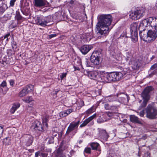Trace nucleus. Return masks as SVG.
I'll list each match as a JSON object with an SVG mask.
<instances>
[{
  "label": "nucleus",
  "instance_id": "1",
  "mask_svg": "<svg viewBox=\"0 0 157 157\" xmlns=\"http://www.w3.org/2000/svg\"><path fill=\"white\" fill-rule=\"evenodd\" d=\"M112 20V17L109 14L101 15L100 16L96 25L98 35L103 36L107 35L109 30V26L110 25Z\"/></svg>",
  "mask_w": 157,
  "mask_h": 157
},
{
  "label": "nucleus",
  "instance_id": "2",
  "mask_svg": "<svg viewBox=\"0 0 157 157\" xmlns=\"http://www.w3.org/2000/svg\"><path fill=\"white\" fill-rule=\"evenodd\" d=\"M148 26L154 29H149L147 31V42L153 41L157 37V18L155 17L148 18Z\"/></svg>",
  "mask_w": 157,
  "mask_h": 157
},
{
  "label": "nucleus",
  "instance_id": "3",
  "mask_svg": "<svg viewBox=\"0 0 157 157\" xmlns=\"http://www.w3.org/2000/svg\"><path fill=\"white\" fill-rule=\"evenodd\" d=\"M148 18L142 20L140 23L138 29L140 31L139 35L142 39L144 41H147V32H145V30H148Z\"/></svg>",
  "mask_w": 157,
  "mask_h": 157
},
{
  "label": "nucleus",
  "instance_id": "4",
  "mask_svg": "<svg viewBox=\"0 0 157 157\" xmlns=\"http://www.w3.org/2000/svg\"><path fill=\"white\" fill-rule=\"evenodd\" d=\"M153 90L152 87L149 86L146 87L142 91L141 94V96L143 99V101L140 106V109L146 106L150 98L151 94Z\"/></svg>",
  "mask_w": 157,
  "mask_h": 157
},
{
  "label": "nucleus",
  "instance_id": "5",
  "mask_svg": "<svg viewBox=\"0 0 157 157\" xmlns=\"http://www.w3.org/2000/svg\"><path fill=\"white\" fill-rule=\"evenodd\" d=\"M146 117L150 119H154L157 117V108L155 106L148 105L146 109Z\"/></svg>",
  "mask_w": 157,
  "mask_h": 157
},
{
  "label": "nucleus",
  "instance_id": "6",
  "mask_svg": "<svg viewBox=\"0 0 157 157\" xmlns=\"http://www.w3.org/2000/svg\"><path fill=\"white\" fill-rule=\"evenodd\" d=\"M144 14L145 12L143 10H140L139 8H136L133 10H132L129 16L131 19L135 20L139 19L141 17L144 15Z\"/></svg>",
  "mask_w": 157,
  "mask_h": 157
},
{
  "label": "nucleus",
  "instance_id": "7",
  "mask_svg": "<svg viewBox=\"0 0 157 157\" xmlns=\"http://www.w3.org/2000/svg\"><path fill=\"white\" fill-rule=\"evenodd\" d=\"M138 23L135 22L132 23L130 25L131 38L134 42H136L138 40L137 27Z\"/></svg>",
  "mask_w": 157,
  "mask_h": 157
},
{
  "label": "nucleus",
  "instance_id": "8",
  "mask_svg": "<svg viewBox=\"0 0 157 157\" xmlns=\"http://www.w3.org/2000/svg\"><path fill=\"white\" fill-rule=\"evenodd\" d=\"M79 122V121L77 122H71L67 128L66 134L68 135L72 133V134L74 135L76 133V131L75 130L78 127Z\"/></svg>",
  "mask_w": 157,
  "mask_h": 157
},
{
  "label": "nucleus",
  "instance_id": "9",
  "mask_svg": "<svg viewBox=\"0 0 157 157\" xmlns=\"http://www.w3.org/2000/svg\"><path fill=\"white\" fill-rule=\"evenodd\" d=\"M31 128L37 133H41L44 131L41 122L38 121H35L32 124Z\"/></svg>",
  "mask_w": 157,
  "mask_h": 157
},
{
  "label": "nucleus",
  "instance_id": "10",
  "mask_svg": "<svg viewBox=\"0 0 157 157\" xmlns=\"http://www.w3.org/2000/svg\"><path fill=\"white\" fill-rule=\"evenodd\" d=\"M117 96L119 101L121 103L128 102L129 99V97L127 94L123 93L118 94Z\"/></svg>",
  "mask_w": 157,
  "mask_h": 157
},
{
  "label": "nucleus",
  "instance_id": "11",
  "mask_svg": "<svg viewBox=\"0 0 157 157\" xmlns=\"http://www.w3.org/2000/svg\"><path fill=\"white\" fill-rule=\"evenodd\" d=\"M48 4L46 0H34V5L36 7L46 6Z\"/></svg>",
  "mask_w": 157,
  "mask_h": 157
},
{
  "label": "nucleus",
  "instance_id": "12",
  "mask_svg": "<svg viewBox=\"0 0 157 157\" xmlns=\"http://www.w3.org/2000/svg\"><path fill=\"white\" fill-rule=\"evenodd\" d=\"M63 144V142H62L61 143L59 147L57 150L56 155V157H67L65 154L63 152V150L62 148Z\"/></svg>",
  "mask_w": 157,
  "mask_h": 157
},
{
  "label": "nucleus",
  "instance_id": "13",
  "mask_svg": "<svg viewBox=\"0 0 157 157\" xmlns=\"http://www.w3.org/2000/svg\"><path fill=\"white\" fill-rule=\"evenodd\" d=\"M130 64L132 65V68L134 69H137L141 65L139 59H131Z\"/></svg>",
  "mask_w": 157,
  "mask_h": 157
},
{
  "label": "nucleus",
  "instance_id": "14",
  "mask_svg": "<svg viewBox=\"0 0 157 157\" xmlns=\"http://www.w3.org/2000/svg\"><path fill=\"white\" fill-rule=\"evenodd\" d=\"M113 81H119L123 76V74H125L126 73L121 72H113Z\"/></svg>",
  "mask_w": 157,
  "mask_h": 157
},
{
  "label": "nucleus",
  "instance_id": "15",
  "mask_svg": "<svg viewBox=\"0 0 157 157\" xmlns=\"http://www.w3.org/2000/svg\"><path fill=\"white\" fill-rule=\"evenodd\" d=\"M113 72H112L108 74H105L102 77V79L106 82H110L113 81Z\"/></svg>",
  "mask_w": 157,
  "mask_h": 157
},
{
  "label": "nucleus",
  "instance_id": "16",
  "mask_svg": "<svg viewBox=\"0 0 157 157\" xmlns=\"http://www.w3.org/2000/svg\"><path fill=\"white\" fill-rule=\"evenodd\" d=\"M24 138L27 146H29L32 145L33 141V136L30 135H25L24 136Z\"/></svg>",
  "mask_w": 157,
  "mask_h": 157
},
{
  "label": "nucleus",
  "instance_id": "17",
  "mask_svg": "<svg viewBox=\"0 0 157 157\" xmlns=\"http://www.w3.org/2000/svg\"><path fill=\"white\" fill-rule=\"evenodd\" d=\"M149 76L151 77L154 75H157V64H154L152 65L149 71Z\"/></svg>",
  "mask_w": 157,
  "mask_h": 157
},
{
  "label": "nucleus",
  "instance_id": "18",
  "mask_svg": "<svg viewBox=\"0 0 157 157\" xmlns=\"http://www.w3.org/2000/svg\"><path fill=\"white\" fill-rule=\"evenodd\" d=\"M91 45H85L82 46L80 48V51L83 54H86L92 48Z\"/></svg>",
  "mask_w": 157,
  "mask_h": 157
},
{
  "label": "nucleus",
  "instance_id": "19",
  "mask_svg": "<svg viewBox=\"0 0 157 157\" xmlns=\"http://www.w3.org/2000/svg\"><path fill=\"white\" fill-rule=\"evenodd\" d=\"M86 72L88 76L91 79L96 80L99 76L96 71H86Z\"/></svg>",
  "mask_w": 157,
  "mask_h": 157
},
{
  "label": "nucleus",
  "instance_id": "20",
  "mask_svg": "<svg viewBox=\"0 0 157 157\" xmlns=\"http://www.w3.org/2000/svg\"><path fill=\"white\" fill-rule=\"evenodd\" d=\"M102 56V54L100 51H95L92 53L90 56V59H100Z\"/></svg>",
  "mask_w": 157,
  "mask_h": 157
},
{
  "label": "nucleus",
  "instance_id": "21",
  "mask_svg": "<svg viewBox=\"0 0 157 157\" xmlns=\"http://www.w3.org/2000/svg\"><path fill=\"white\" fill-rule=\"evenodd\" d=\"M129 117L130 120L131 122L139 124L142 123L141 121L137 117L134 115H131Z\"/></svg>",
  "mask_w": 157,
  "mask_h": 157
},
{
  "label": "nucleus",
  "instance_id": "22",
  "mask_svg": "<svg viewBox=\"0 0 157 157\" xmlns=\"http://www.w3.org/2000/svg\"><path fill=\"white\" fill-rule=\"evenodd\" d=\"M87 65L89 67L91 66V65H92V64H89L90 62L92 63L93 64L95 65H99L100 63V59H87Z\"/></svg>",
  "mask_w": 157,
  "mask_h": 157
},
{
  "label": "nucleus",
  "instance_id": "23",
  "mask_svg": "<svg viewBox=\"0 0 157 157\" xmlns=\"http://www.w3.org/2000/svg\"><path fill=\"white\" fill-rule=\"evenodd\" d=\"M35 18L36 19V23L37 24L43 26H45V25L44 23V20H43V19H44V17H37Z\"/></svg>",
  "mask_w": 157,
  "mask_h": 157
},
{
  "label": "nucleus",
  "instance_id": "24",
  "mask_svg": "<svg viewBox=\"0 0 157 157\" xmlns=\"http://www.w3.org/2000/svg\"><path fill=\"white\" fill-rule=\"evenodd\" d=\"M50 117L48 115H46L43 117L42 119V123L44 126L46 128L48 127V121Z\"/></svg>",
  "mask_w": 157,
  "mask_h": 157
},
{
  "label": "nucleus",
  "instance_id": "25",
  "mask_svg": "<svg viewBox=\"0 0 157 157\" xmlns=\"http://www.w3.org/2000/svg\"><path fill=\"white\" fill-rule=\"evenodd\" d=\"M116 113V112H113L110 111L106 112L103 115V117L104 118V117H106V116H108L109 118L106 119L108 121V120H109L110 119L112 118L114 116V114Z\"/></svg>",
  "mask_w": 157,
  "mask_h": 157
},
{
  "label": "nucleus",
  "instance_id": "26",
  "mask_svg": "<svg viewBox=\"0 0 157 157\" xmlns=\"http://www.w3.org/2000/svg\"><path fill=\"white\" fill-rule=\"evenodd\" d=\"M20 104L19 103H15L14 104L10 109V112L11 113H13L19 107Z\"/></svg>",
  "mask_w": 157,
  "mask_h": 157
},
{
  "label": "nucleus",
  "instance_id": "27",
  "mask_svg": "<svg viewBox=\"0 0 157 157\" xmlns=\"http://www.w3.org/2000/svg\"><path fill=\"white\" fill-rule=\"evenodd\" d=\"M26 90L27 89H25V87L19 93V96L20 97H22L27 95L28 93Z\"/></svg>",
  "mask_w": 157,
  "mask_h": 157
},
{
  "label": "nucleus",
  "instance_id": "28",
  "mask_svg": "<svg viewBox=\"0 0 157 157\" xmlns=\"http://www.w3.org/2000/svg\"><path fill=\"white\" fill-rule=\"evenodd\" d=\"M90 146L93 150H98L99 144L97 143L93 142L90 144Z\"/></svg>",
  "mask_w": 157,
  "mask_h": 157
},
{
  "label": "nucleus",
  "instance_id": "29",
  "mask_svg": "<svg viewBox=\"0 0 157 157\" xmlns=\"http://www.w3.org/2000/svg\"><path fill=\"white\" fill-rule=\"evenodd\" d=\"M100 136H101V137L105 140H106L109 137V136L105 130H102V132H100Z\"/></svg>",
  "mask_w": 157,
  "mask_h": 157
},
{
  "label": "nucleus",
  "instance_id": "30",
  "mask_svg": "<svg viewBox=\"0 0 157 157\" xmlns=\"http://www.w3.org/2000/svg\"><path fill=\"white\" fill-rule=\"evenodd\" d=\"M44 20V23L45 25V26L47 25L46 24L52 20V17L51 16H48L47 17H45L43 19Z\"/></svg>",
  "mask_w": 157,
  "mask_h": 157
},
{
  "label": "nucleus",
  "instance_id": "31",
  "mask_svg": "<svg viewBox=\"0 0 157 157\" xmlns=\"http://www.w3.org/2000/svg\"><path fill=\"white\" fill-rule=\"evenodd\" d=\"M8 8L6 4H3L0 6V14H2Z\"/></svg>",
  "mask_w": 157,
  "mask_h": 157
},
{
  "label": "nucleus",
  "instance_id": "32",
  "mask_svg": "<svg viewBox=\"0 0 157 157\" xmlns=\"http://www.w3.org/2000/svg\"><path fill=\"white\" fill-rule=\"evenodd\" d=\"M23 101L27 103H29L33 101V99L31 96H29L24 99Z\"/></svg>",
  "mask_w": 157,
  "mask_h": 157
},
{
  "label": "nucleus",
  "instance_id": "33",
  "mask_svg": "<svg viewBox=\"0 0 157 157\" xmlns=\"http://www.w3.org/2000/svg\"><path fill=\"white\" fill-rule=\"evenodd\" d=\"M33 86L32 85H29L25 87V89H27L26 90L28 93L33 90Z\"/></svg>",
  "mask_w": 157,
  "mask_h": 157
},
{
  "label": "nucleus",
  "instance_id": "34",
  "mask_svg": "<svg viewBox=\"0 0 157 157\" xmlns=\"http://www.w3.org/2000/svg\"><path fill=\"white\" fill-rule=\"evenodd\" d=\"M11 138L9 137H6L4 138L3 141L4 144H5L6 145H9L10 144Z\"/></svg>",
  "mask_w": 157,
  "mask_h": 157
},
{
  "label": "nucleus",
  "instance_id": "35",
  "mask_svg": "<svg viewBox=\"0 0 157 157\" xmlns=\"http://www.w3.org/2000/svg\"><path fill=\"white\" fill-rule=\"evenodd\" d=\"M11 45L13 49V50L14 51H17L18 50V49L17 48V45L15 41H12V42H11Z\"/></svg>",
  "mask_w": 157,
  "mask_h": 157
},
{
  "label": "nucleus",
  "instance_id": "36",
  "mask_svg": "<svg viewBox=\"0 0 157 157\" xmlns=\"http://www.w3.org/2000/svg\"><path fill=\"white\" fill-rule=\"evenodd\" d=\"M15 18L17 21L20 20L22 19V17L20 15L19 12H16V14Z\"/></svg>",
  "mask_w": 157,
  "mask_h": 157
},
{
  "label": "nucleus",
  "instance_id": "37",
  "mask_svg": "<svg viewBox=\"0 0 157 157\" xmlns=\"http://www.w3.org/2000/svg\"><path fill=\"white\" fill-rule=\"evenodd\" d=\"M95 110L94 106H93L86 112V113L87 114H90L93 112Z\"/></svg>",
  "mask_w": 157,
  "mask_h": 157
},
{
  "label": "nucleus",
  "instance_id": "38",
  "mask_svg": "<svg viewBox=\"0 0 157 157\" xmlns=\"http://www.w3.org/2000/svg\"><path fill=\"white\" fill-rule=\"evenodd\" d=\"M105 117H104V118L103 117H100L97 120L98 122L99 123H103L105 121H107V119H105Z\"/></svg>",
  "mask_w": 157,
  "mask_h": 157
},
{
  "label": "nucleus",
  "instance_id": "39",
  "mask_svg": "<svg viewBox=\"0 0 157 157\" xmlns=\"http://www.w3.org/2000/svg\"><path fill=\"white\" fill-rule=\"evenodd\" d=\"M110 110L113 111V112H116L118 111L117 107V106H116L111 105V109Z\"/></svg>",
  "mask_w": 157,
  "mask_h": 157
},
{
  "label": "nucleus",
  "instance_id": "40",
  "mask_svg": "<svg viewBox=\"0 0 157 157\" xmlns=\"http://www.w3.org/2000/svg\"><path fill=\"white\" fill-rule=\"evenodd\" d=\"M96 116V114H94L92 116L90 117L87 119H86L87 120V121H88L89 122H90L94 118H95Z\"/></svg>",
  "mask_w": 157,
  "mask_h": 157
},
{
  "label": "nucleus",
  "instance_id": "41",
  "mask_svg": "<svg viewBox=\"0 0 157 157\" xmlns=\"http://www.w3.org/2000/svg\"><path fill=\"white\" fill-rule=\"evenodd\" d=\"M57 135V133L56 132H54L53 131H51L49 134V136L53 137V138L54 137L56 136Z\"/></svg>",
  "mask_w": 157,
  "mask_h": 157
},
{
  "label": "nucleus",
  "instance_id": "42",
  "mask_svg": "<svg viewBox=\"0 0 157 157\" xmlns=\"http://www.w3.org/2000/svg\"><path fill=\"white\" fill-rule=\"evenodd\" d=\"M104 108L106 110H110L111 109V105H110L108 103H106L104 105Z\"/></svg>",
  "mask_w": 157,
  "mask_h": 157
},
{
  "label": "nucleus",
  "instance_id": "43",
  "mask_svg": "<svg viewBox=\"0 0 157 157\" xmlns=\"http://www.w3.org/2000/svg\"><path fill=\"white\" fill-rule=\"evenodd\" d=\"M59 115L60 117L61 118L67 116L65 111L60 112L59 113Z\"/></svg>",
  "mask_w": 157,
  "mask_h": 157
},
{
  "label": "nucleus",
  "instance_id": "44",
  "mask_svg": "<svg viewBox=\"0 0 157 157\" xmlns=\"http://www.w3.org/2000/svg\"><path fill=\"white\" fill-rule=\"evenodd\" d=\"M89 123L88 121H87V120L86 119L84 121L83 123L80 125V127L81 128L84 127L86 125Z\"/></svg>",
  "mask_w": 157,
  "mask_h": 157
},
{
  "label": "nucleus",
  "instance_id": "45",
  "mask_svg": "<svg viewBox=\"0 0 157 157\" xmlns=\"http://www.w3.org/2000/svg\"><path fill=\"white\" fill-rule=\"evenodd\" d=\"M16 51H14L12 49H9L7 50V53L8 55L12 54L14 53Z\"/></svg>",
  "mask_w": 157,
  "mask_h": 157
},
{
  "label": "nucleus",
  "instance_id": "46",
  "mask_svg": "<svg viewBox=\"0 0 157 157\" xmlns=\"http://www.w3.org/2000/svg\"><path fill=\"white\" fill-rule=\"evenodd\" d=\"M84 151L86 153L90 154L91 152V149L90 147L86 148L84 150Z\"/></svg>",
  "mask_w": 157,
  "mask_h": 157
},
{
  "label": "nucleus",
  "instance_id": "47",
  "mask_svg": "<svg viewBox=\"0 0 157 157\" xmlns=\"http://www.w3.org/2000/svg\"><path fill=\"white\" fill-rule=\"evenodd\" d=\"M0 63L4 65H6L7 64L8 62L6 60H4L3 59H0Z\"/></svg>",
  "mask_w": 157,
  "mask_h": 157
},
{
  "label": "nucleus",
  "instance_id": "48",
  "mask_svg": "<svg viewBox=\"0 0 157 157\" xmlns=\"http://www.w3.org/2000/svg\"><path fill=\"white\" fill-rule=\"evenodd\" d=\"M72 109H69L65 111L66 113V114H67V116L68 114H69L71 113L72 112Z\"/></svg>",
  "mask_w": 157,
  "mask_h": 157
},
{
  "label": "nucleus",
  "instance_id": "49",
  "mask_svg": "<svg viewBox=\"0 0 157 157\" xmlns=\"http://www.w3.org/2000/svg\"><path fill=\"white\" fill-rule=\"evenodd\" d=\"M51 138H49V139L48 140V143L49 144H51L53 143L54 142L53 137H50Z\"/></svg>",
  "mask_w": 157,
  "mask_h": 157
},
{
  "label": "nucleus",
  "instance_id": "50",
  "mask_svg": "<svg viewBox=\"0 0 157 157\" xmlns=\"http://www.w3.org/2000/svg\"><path fill=\"white\" fill-rule=\"evenodd\" d=\"M3 132V129L2 127L0 126V139L2 136Z\"/></svg>",
  "mask_w": 157,
  "mask_h": 157
},
{
  "label": "nucleus",
  "instance_id": "51",
  "mask_svg": "<svg viewBox=\"0 0 157 157\" xmlns=\"http://www.w3.org/2000/svg\"><path fill=\"white\" fill-rule=\"evenodd\" d=\"M15 1L16 0H11L10 2V6L13 7L14 6Z\"/></svg>",
  "mask_w": 157,
  "mask_h": 157
},
{
  "label": "nucleus",
  "instance_id": "52",
  "mask_svg": "<svg viewBox=\"0 0 157 157\" xmlns=\"http://www.w3.org/2000/svg\"><path fill=\"white\" fill-rule=\"evenodd\" d=\"M6 81H3L0 85V86L3 87H4L6 86Z\"/></svg>",
  "mask_w": 157,
  "mask_h": 157
},
{
  "label": "nucleus",
  "instance_id": "53",
  "mask_svg": "<svg viewBox=\"0 0 157 157\" xmlns=\"http://www.w3.org/2000/svg\"><path fill=\"white\" fill-rule=\"evenodd\" d=\"M67 74L66 73H62L61 75H60V78L62 80L66 76Z\"/></svg>",
  "mask_w": 157,
  "mask_h": 157
},
{
  "label": "nucleus",
  "instance_id": "54",
  "mask_svg": "<svg viewBox=\"0 0 157 157\" xmlns=\"http://www.w3.org/2000/svg\"><path fill=\"white\" fill-rule=\"evenodd\" d=\"M139 115L141 117H143L144 115V112L143 110L141 111L139 113Z\"/></svg>",
  "mask_w": 157,
  "mask_h": 157
},
{
  "label": "nucleus",
  "instance_id": "55",
  "mask_svg": "<svg viewBox=\"0 0 157 157\" xmlns=\"http://www.w3.org/2000/svg\"><path fill=\"white\" fill-rule=\"evenodd\" d=\"M9 36H10V34L8 33L7 34H6V35L4 37V39L6 38V40L8 41L9 39L8 37Z\"/></svg>",
  "mask_w": 157,
  "mask_h": 157
},
{
  "label": "nucleus",
  "instance_id": "56",
  "mask_svg": "<svg viewBox=\"0 0 157 157\" xmlns=\"http://www.w3.org/2000/svg\"><path fill=\"white\" fill-rule=\"evenodd\" d=\"M40 156H41L42 157H47V155L45 153H41L40 154Z\"/></svg>",
  "mask_w": 157,
  "mask_h": 157
},
{
  "label": "nucleus",
  "instance_id": "57",
  "mask_svg": "<svg viewBox=\"0 0 157 157\" xmlns=\"http://www.w3.org/2000/svg\"><path fill=\"white\" fill-rule=\"evenodd\" d=\"M40 152L38 151L35 153V157H38L39 155H40Z\"/></svg>",
  "mask_w": 157,
  "mask_h": 157
},
{
  "label": "nucleus",
  "instance_id": "58",
  "mask_svg": "<svg viewBox=\"0 0 157 157\" xmlns=\"http://www.w3.org/2000/svg\"><path fill=\"white\" fill-rule=\"evenodd\" d=\"M9 82L10 83V85L12 86H13L14 84V82L13 80H10L9 81Z\"/></svg>",
  "mask_w": 157,
  "mask_h": 157
},
{
  "label": "nucleus",
  "instance_id": "59",
  "mask_svg": "<svg viewBox=\"0 0 157 157\" xmlns=\"http://www.w3.org/2000/svg\"><path fill=\"white\" fill-rule=\"evenodd\" d=\"M56 34H51L49 36L50 39H51L52 38L56 36Z\"/></svg>",
  "mask_w": 157,
  "mask_h": 157
},
{
  "label": "nucleus",
  "instance_id": "60",
  "mask_svg": "<svg viewBox=\"0 0 157 157\" xmlns=\"http://www.w3.org/2000/svg\"><path fill=\"white\" fill-rule=\"evenodd\" d=\"M125 35H126L125 33H124L123 35H120V37H124Z\"/></svg>",
  "mask_w": 157,
  "mask_h": 157
},
{
  "label": "nucleus",
  "instance_id": "61",
  "mask_svg": "<svg viewBox=\"0 0 157 157\" xmlns=\"http://www.w3.org/2000/svg\"><path fill=\"white\" fill-rule=\"evenodd\" d=\"M74 68L75 69V70H79V68L78 67H75V66H74Z\"/></svg>",
  "mask_w": 157,
  "mask_h": 157
},
{
  "label": "nucleus",
  "instance_id": "62",
  "mask_svg": "<svg viewBox=\"0 0 157 157\" xmlns=\"http://www.w3.org/2000/svg\"><path fill=\"white\" fill-rule=\"evenodd\" d=\"M75 1V0H71L70 1V3L73 4Z\"/></svg>",
  "mask_w": 157,
  "mask_h": 157
},
{
  "label": "nucleus",
  "instance_id": "63",
  "mask_svg": "<svg viewBox=\"0 0 157 157\" xmlns=\"http://www.w3.org/2000/svg\"><path fill=\"white\" fill-rule=\"evenodd\" d=\"M1 86H0V93L2 92L3 91V89L1 88Z\"/></svg>",
  "mask_w": 157,
  "mask_h": 157
},
{
  "label": "nucleus",
  "instance_id": "64",
  "mask_svg": "<svg viewBox=\"0 0 157 157\" xmlns=\"http://www.w3.org/2000/svg\"><path fill=\"white\" fill-rule=\"evenodd\" d=\"M155 7L156 8H157V2L156 3V5H155Z\"/></svg>",
  "mask_w": 157,
  "mask_h": 157
}]
</instances>
